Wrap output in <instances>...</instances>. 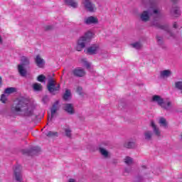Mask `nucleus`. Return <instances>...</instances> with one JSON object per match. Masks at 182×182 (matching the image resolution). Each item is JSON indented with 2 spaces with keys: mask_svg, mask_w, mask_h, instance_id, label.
Returning <instances> with one entry per match:
<instances>
[{
  "mask_svg": "<svg viewBox=\"0 0 182 182\" xmlns=\"http://www.w3.org/2000/svg\"><path fill=\"white\" fill-rule=\"evenodd\" d=\"M14 110L23 117H32L34 114L33 111L35 110V107L29 104L26 99H21L14 107Z\"/></svg>",
  "mask_w": 182,
  "mask_h": 182,
  "instance_id": "f257e3e1",
  "label": "nucleus"
},
{
  "mask_svg": "<svg viewBox=\"0 0 182 182\" xmlns=\"http://www.w3.org/2000/svg\"><path fill=\"white\" fill-rule=\"evenodd\" d=\"M92 36H93V33L90 31H87L84 36H81L77 42L76 50L82 52L86 48V46L90 43Z\"/></svg>",
  "mask_w": 182,
  "mask_h": 182,
  "instance_id": "f03ea898",
  "label": "nucleus"
},
{
  "mask_svg": "<svg viewBox=\"0 0 182 182\" xmlns=\"http://www.w3.org/2000/svg\"><path fill=\"white\" fill-rule=\"evenodd\" d=\"M152 102H155L159 106L167 112H170L173 109V102L170 100L164 101V99L160 95H154L152 97Z\"/></svg>",
  "mask_w": 182,
  "mask_h": 182,
  "instance_id": "7ed1b4c3",
  "label": "nucleus"
},
{
  "mask_svg": "<svg viewBox=\"0 0 182 182\" xmlns=\"http://www.w3.org/2000/svg\"><path fill=\"white\" fill-rule=\"evenodd\" d=\"M31 62L29 61V58L26 56L21 57V63L18 65V73L22 77H25L28 71L25 69V66H29Z\"/></svg>",
  "mask_w": 182,
  "mask_h": 182,
  "instance_id": "20e7f679",
  "label": "nucleus"
},
{
  "mask_svg": "<svg viewBox=\"0 0 182 182\" xmlns=\"http://www.w3.org/2000/svg\"><path fill=\"white\" fill-rule=\"evenodd\" d=\"M82 4L87 12H95L97 9L96 5L93 4L92 0H82Z\"/></svg>",
  "mask_w": 182,
  "mask_h": 182,
  "instance_id": "39448f33",
  "label": "nucleus"
},
{
  "mask_svg": "<svg viewBox=\"0 0 182 182\" xmlns=\"http://www.w3.org/2000/svg\"><path fill=\"white\" fill-rule=\"evenodd\" d=\"M47 88L50 93H53V92H58L60 89V85H56L55 84V80H53V78H50L48 80V82L47 84Z\"/></svg>",
  "mask_w": 182,
  "mask_h": 182,
  "instance_id": "423d86ee",
  "label": "nucleus"
},
{
  "mask_svg": "<svg viewBox=\"0 0 182 182\" xmlns=\"http://www.w3.org/2000/svg\"><path fill=\"white\" fill-rule=\"evenodd\" d=\"M23 154H27V156H36V154L41 153V149L39 146H33L30 149H23Z\"/></svg>",
  "mask_w": 182,
  "mask_h": 182,
  "instance_id": "0eeeda50",
  "label": "nucleus"
},
{
  "mask_svg": "<svg viewBox=\"0 0 182 182\" xmlns=\"http://www.w3.org/2000/svg\"><path fill=\"white\" fill-rule=\"evenodd\" d=\"M99 50V45L97 44H92L91 46L87 48L84 52L86 55H97V51Z\"/></svg>",
  "mask_w": 182,
  "mask_h": 182,
  "instance_id": "6e6552de",
  "label": "nucleus"
},
{
  "mask_svg": "<svg viewBox=\"0 0 182 182\" xmlns=\"http://www.w3.org/2000/svg\"><path fill=\"white\" fill-rule=\"evenodd\" d=\"M59 105V101H55L54 104L52 105V107L50 108V117H48V121L52 122L53 117H55V114H56V112L59 110V107H58Z\"/></svg>",
  "mask_w": 182,
  "mask_h": 182,
  "instance_id": "1a4fd4ad",
  "label": "nucleus"
},
{
  "mask_svg": "<svg viewBox=\"0 0 182 182\" xmlns=\"http://www.w3.org/2000/svg\"><path fill=\"white\" fill-rule=\"evenodd\" d=\"M72 72L75 77H84V76H86V71L82 68H76Z\"/></svg>",
  "mask_w": 182,
  "mask_h": 182,
  "instance_id": "9d476101",
  "label": "nucleus"
},
{
  "mask_svg": "<svg viewBox=\"0 0 182 182\" xmlns=\"http://www.w3.org/2000/svg\"><path fill=\"white\" fill-rule=\"evenodd\" d=\"M84 23L85 25H97L99 23V19H97V17L90 16L85 18Z\"/></svg>",
  "mask_w": 182,
  "mask_h": 182,
  "instance_id": "9b49d317",
  "label": "nucleus"
},
{
  "mask_svg": "<svg viewBox=\"0 0 182 182\" xmlns=\"http://www.w3.org/2000/svg\"><path fill=\"white\" fill-rule=\"evenodd\" d=\"M170 14L171 16H174V18H178L181 15V11H180V7L177 6H173L171 9Z\"/></svg>",
  "mask_w": 182,
  "mask_h": 182,
  "instance_id": "f8f14e48",
  "label": "nucleus"
},
{
  "mask_svg": "<svg viewBox=\"0 0 182 182\" xmlns=\"http://www.w3.org/2000/svg\"><path fill=\"white\" fill-rule=\"evenodd\" d=\"M63 110H65V112H66V113H68V114H75V108L73 107V104H65Z\"/></svg>",
  "mask_w": 182,
  "mask_h": 182,
  "instance_id": "ddd939ff",
  "label": "nucleus"
},
{
  "mask_svg": "<svg viewBox=\"0 0 182 182\" xmlns=\"http://www.w3.org/2000/svg\"><path fill=\"white\" fill-rule=\"evenodd\" d=\"M151 15L150 11H144L140 16L141 21H142V22H148V21H150Z\"/></svg>",
  "mask_w": 182,
  "mask_h": 182,
  "instance_id": "4468645a",
  "label": "nucleus"
},
{
  "mask_svg": "<svg viewBox=\"0 0 182 182\" xmlns=\"http://www.w3.org/2000/svg\"><path fill=\"white\" fill-rule=\"evenodd\" d=\"M152 25L153 26L158 28V29H161L162 31H165V32H167V31H168V24L161 25L160 24V23L157 21H153Z\"/></svg>",
  "mask_w": 182,
  "mask_h": 182,
  "instance_id": "2eb2a0df",
  "label": "nucleus"
},
{
  "mask_svg": "<svg viewBox=\"0 0 182 182\" xmlns=\"http://www.w3.org/2000/svg\"><path fill=\"white\" fill-rule=\"evenodd\" d=\"M151 127L153 129L154 134L157 136V137H160V136H161V132H160V129L156 125V123H154V121L151 122Z\"/></svg>",
  "mask_w": 182,
  "mask_h": 182,
  "instance_id": "dca6fc26",
  "label": "nucleus"
},
{
  "mask_svg": "<svg viewBox=\"0 0 182 182\" xmlns=\"http://www.w3.org/2000/svg\"><path fill=\"white\" fill-rule=\"evenodd\" d=\"M35 63L38 68H43V65H45V60L41 58L40 55H37L35 58Z\"/></svg>",
  "mask_w": 182,
  "mask_h": 182,
  "instance_id": "f3484780",
  "label": "nucleus"
},
{
  "mask_svg": "<svg viewBox=\"0 0 182 182\" xmlns=\"http://www.w3.org/2000/svg\"><path fill=\"white\" fill-rule=\"evenodd\" d=\"M153 132L151 131H146L144 133V139L146 140V141H151V139H153Z\"/></svg>",
  "mask_w": 182,
  "mask_h": 182,
  "instance_id": "a211bd4d",
  "label": "nucleus"
},
{
  "mask_svg": "<svg viewBox=\"0 0 182 182\" xmlns=\"http://www.w3.org/2000/svg\"><path fill=\"white\" fill-rule=\"evenodd\" d=\"M172 75V73L170 70H164L161 71L160 77H170V75Z\"/></svg>",
  "mask_w": 182,
  "mask_h": 182,
  "instance_id": "6ab92c4d",
  "label": "nucleus"
},
{
  "mask_svg": "<svg viewBox=\"0 0 182 182\" xmlns=\"http://www.w3.org/2000/svg\"><path fill=\"white\" fill-rule=\"evenodd\" d=\"M16 92H17L16 87H7L4 90V93L6 95H12V93H16Z\"/></svg>",
  "mask_w": 182,
  "mask_h": 182,
  "instance_id": "aec40b11",
  "label": "nucleus"
},
{
  "mask_svg": "<svg viewBox=\"0 0 182 182\" xmlns=\"http://www.w3.org/2000/svg\"><path fill=\"white\" fill-rule=\"evenodd\" d=\"M70 96H72V93L70 92V90H66L65 93L63 95V99L65 102H68V100H70Z\"/></svg>",
  "mask_w": 182,
  "mask_h": 182,
  "instance_id": "412c9836",
  "label": "nucleus"
},
{
  "mask_svg": "<svg viewBox=\"0 0 182 182\" xmlns=\"http://www.w3.org/2000/svg\"><path fill=\"white\" fill-rule=\"evenodd\" d=\"M64 132L68 139H72V129L69 127L64 128Z\"/></svg>",
  "mask_w": 182,
  "mask_h": 182,
  "instance_id": "4be33fe9",
  "label": "nucleus"
},
{
  "mask_svg": "<svg viewBox=\"0 0 182 182\" xmlns=\"http://www.w3.org/2000/svg\"><path fill=\"white\" fill-rule=\"evenodd\" d=\"M124 146L126 147V149H135L136 143L134 141L125 142Z\"/></svg>",
  "mask_w": 182,
  "mask_h": 182,
  "instance_id": "5701e85b",
  "label": "nucleus"
},
{
  "mask_svg": "<svg viewBox=\"0 0 182 182\" xmlns=\"http://www.w3.org/2000/svg\"><path fill=\"white\" fill-rule=\"evenodd\" d=\"M65 3L73 8H77V3L74 1L73 0H65Z\"/></svg>",
  "mask_w": 182,
  "mask_h": 182,
  "instance_id": "b1692460",
  "label": "nucleus"
},
{
  "mask_svg": "<svg viewBox=\"0 0 182 182\" xmlns=\"http://www.w3.org/2000/svg\"><path fill=\"white\" fill-rule=\"evenodd\" d=\"M159 123L162 127L167 129V120L164 117H161Z\"/></svg>",
  "mask_w": 182,
  "mask_h": 182,
  "instance_id": "393cba45",
  "label": "nucleus"
},
{
  "mask_svg": "<svg viewBox=\"0 0 182 182\" xmlns=\"http://www.w3.org/2000/svg\"><path fill=\"white\" fill-rule=\"evenodd\" d=\"M33 89L36 92H40V90H42V85L40 83L36 82L33 85Z\"/></svg>",
  "mask_w": 182,
  "mask_h": 182,
  "instance_id": "a878e982",
  "label": "nucleus"
},
{
  "mask_svg": "<svg viewBox=\"0 0 182 182\" xmlns=\"http://www.w3.org/2000/svg\"><path fill=\"white\" fill-rule=\"evenodd\" d=\"M46 136H47V137H58L59 134L57 132L49 131L46 134Z\"/></svg>",
  "mask_w": 182,
  "mask_h": 182,
  "instance_id": "bb28decb",
  "label": "nucleus"
},
{
  "mask_svg": "<svg viewBox=\"0 0 182 182\" xmlns=\"http://www.w3.org/2000/svg\"><path fill=\"white\" fill-rule=\"evenodd\" d=\"M99 150H100V152L102 154V156H104L105 157V159H107V157H109V151H107L106 149L100 147L99 149Z\"/></svg>",
  "mask_w": 182,
  "mask_h": 182,
  "instance_id": "cd10ccee",
  "label": "nucleus"
},
{
  "mask_svg": "<svg viewBox=\"0 0 182 182\" xmlns=\"http://www.w3.org/2000/svg\"><path fill=\"white\" fill-rule=\"evenodd\" d=\"M124 160L125 164H127V166H132V164H133V158L130 156H126Z\"/></svg>",
  "mask_w": 182,
  "mask_h": 182,
  "instance_id": "c85d7f7f",
  "label": "nucleus"
},
{
  "mask_svg": "<svg viewBox=\"0 0 182 182\" xmlns=\"http://www.w3.org/2000/svg\"><path fill=\"white\" fill-rule=\"evenodd\" d=\"M156 41H157V43L159 46H161V45H163L164 43V41H163V37H161L160 36H156Z\"/></svg>",
  "mask_w": 182,
  "mask_h": 182,
  "instance_id": "c756f323",
  "label": "nucleus"
},
{
  "mask_svg": "<svg viewBox=\"0 0 182 182\" xmlns=\"http://www.w3.org/2000/svg\"><path fill=\"white\" fill-rule=\"evenodd\" d=\"M132 46L134 47L135 49H141V43L140 42H136V43H132Z\"/></svg>",
  "mask_w": 182,
  "mask_h": 182,
  "instance_id": "7c9ffc66",
  "label": "nucleus"
},
{
  "mask_svg": "<svg viewBox=\"0 0 182 182\" xmlns=\"http://www.w3.org/2000/svg\"><path fill=\"white\" fill-rule=\"evenodd\" d=\"M175 87L178 89V90H182V81H178L175 82Z\"/></svg>",
  "mask_w": 182,
  "mask_h": 182,
  "instance_id": "2f4dec72",
  "label": "nucleus"
},
{
  "mask_svg": "<svg viewBox=\"0 0 182 182\" xmlns=\"http://www.w3.org/2000/svg\"><path fill=\"white\" fill-rule=\"evenodd\" d=\"M82 62L84 66H85L86 69H90V64L89 63V62H87V60H86V59H82Z\"/></svg>",
  "mask_w": 182,
  "mask_h": 182,
  "instance_id": "473e14b6",
  "label": "nucleus"
},
{
  "mask_svg": "<svg viewBox=\"0 0 182 182\" xmlns=\"http://www.w3.org/2000/svg\"><path fill=\"white\" fill-rule=\"evenodd\" d=\"M45 79H46V77L43 75H40L38 77H37V80L38 82H45Z\"/></svg>",
  "mask_w": 182,
  "mask_h": 182,
  "instance_id": "72a5a7b5",
  "label": "nucleus"
},
{
  "mask_svg": "<svg viewBox=\"0 0 182 182\" xmlns=\"http://www.w3.org/2000/svg\"><path fill=\"white\" fill-rule=\"evenodd\" d=\"M149 3L151 8H154L155 6H157V1L156 0L149 1Z\"/></svg>",
  "mask_w": 182,
  "mask_h": 182,
  "instance_id": "f704fd0d",
  "label": "nucleus"
},
{
  "mask_svg": "<svg viewBox=\"0 0 182 182\" xmlns=\"http://www.w3.org/2000/svg\"><path fill=\"white\" fill-rule=\"evenodd\" d=\"M100 55L103 59H107L109 58V53L107 51H104Z\"/></svg>",
  "mask_w": 182,
  "mask_h": 182,
  "instance_id": "c9c22d12",
  "label": "nucleus"
},
{
  "mask_svg": "<svg viewBox=\"0 0 182 182\" xmlns=\"http://www.w3.org/2000/svg\"><path fill=\"white\" fill-rule=\"evenodd\" d=\"M77 93L80 95V96L83 95V88L82 87H77Z\"/></svg>",
  "mask_w": 182,
  "mask_h": 182,
  "instance_id": "e433bc0d",
  "label": "nucleus"
},
{
  "mask_svg": "<svg viewBox=\"0 0 182 182\" xmlns=\"http://www.w3.org/2000/svg\"><path fill=\"white\" fill-rule=\"evenodd\" d=\"M6 100H8L6 95H5V94H2L1 96V102H2V103H6Z\"/></svg>",
  "mask_w": 182,
  "mask_h": 182,
  "instance_id": "4c0bfd02",
  "label": "nucleus"
},
{
  "mask_svg": "<svg viewBox=\"0 0 182 182\" xmlns=\"http://www.w3.org/2000/svg\"><path fill=\"white\" fill-rule=\"evenodd\" d=\"M42 102L44 103V105H46V103H48V102H49V97H48V95H45L43 97Z\"/></svg>",
  "mask_w": 182,
  "mask_h": 182,
  "instance_id": "58836bf2",
  "label": "nucleus"
},
{
  "mask_svg": "<svg viewBox=\"0 0 182 182\" xmlns=\"http://www.w3.org/2000/svg\"><path fill=\"white\" fill-rule=\"evenodd\" d=\"M44 29L45 31H52V29H53V26H46Z\"/></svg>",
  "mask_w": 182,
  "mask_h": 182,
  "instance_id": "ea45409f",
  "label": "nucleus"
},
{
  "mask_svg": "<svg viewBox=\"0 0 182 182\" xmlns=\"http://www.w3.org/2000/svg\"><path fill=\"white\" fill-rule=\"evenodd\" d=\"M167 33H168V35L171 36V38H175L176 35L173 34V33H172L170 29H168V31H166Z\"/></svg>",
  "mask_w": 182,
  "mask_h": 182,
  "instance_id": "a19ab883",
  "label": "nucleus"
},
{
  "mask_svg": "<svg viewBox=\"0 0 182 182\" xmlns=\"http://www.w3.org/2000/svg\"><path fill=\"white\" fill-rule=\"evenodd\" d=\"M136 181H138V182L143 181V176H137L136 177Z\"/></svg>",
  "mask_w": 182,
  "mask_h": 182,
  "instance_id": "79ce46f5",
  "label": "nucleus"
},
{
  "mask_svg": "<svg viewBox=\"0 0 182 182\" xmlns=\"http://www.w3.org/2000/svg\"><path fill=\"white\" fill-rule=\"evenodd\" d=\"M119 163V161L117 159H112L111 161V164H113L114 166H116Z\"/></svg>",
  "mask_w": 182,
  "mask_h": 182,
  "instance_id": "37998d69",
  "label": "nucleus"
},
{
  "mask_svg": "<svg viewBox=\"0 0 182 182\" xmlns=\"http://www.w3.org/2000/svg\"><path fill=\"white\" fill-rule=\"evenodd\" d=\"M173 28H174V29H177V28H178V25H177V22L173 23Z\"/></svg>",
  "mask_w": 182,
  "mask_h": 182,
  "instance_id": "c03bdc74",
  "label": "nucleus"
},
{
  "mask_svg": "<svg viewBox=\"0 0 182 182\" xmlns=\"http://www.w3.org/2000/svg\"><path fill=\"white\" fill-rule=\"evenodd\" d=\"M161 48L162 49H164V50H167V46L166 45H164V44L161 45Z\"/></svg>",
  "mask_w": 182,
  "mask_h": 182,
  "instance_id": "a18cd8bd",
  "label": "nucleus"
},
{
  "mask_svg": "<svg viewBox=\"0 0 182 182\" xmlns=\"http://www.w3.org/2000/svg\"><path fill=\"white\" fill-rule=\"evenodd\" d=\"M153 14H155V15H157V14H159V10H157V9H154V10H153Z\"/></svg>",
  "mask_w": 182,
  "mask_h": 182,
  "instance_id": "49530a36",
  "label": "nucleus"
},
{
  "mask_svg": "<svg viewBox=\"0 0 182 182\" xmlns=\"http://www.w3.org/2000/svg\"><path fill=\"white\" fill-rule=\"evenodd\" d=\"M68 182H76V180H75L74 178H70L68 180Z\"/></svg>",
  "mask_w": 182,
  "mask_h": 182,
  "instance_id": "de8ad7c7",
  "label": "nucleus"
},
{
  "mask_svg": "<svg viewBox=\"0 0 182 182\" xmlns=\"http://www.w3.org/2000/svg\"><path fill=\"white\" fill-rule=\"evenodd\" d=\"M0 87H2V77H0Z\"/></svg>",
  "mask_w": 182,
  "mask_h": 182,
  "instance_id": "09e8293b",
  "label": "nucleus"
},
{
  "mask_svg": "<svg viewBox=\"0 0 182 182\" xmlns=\"http://www.w3.org/2000/svg\"><path fill=\"white\" fill-rule=\"evenodd\" d=\"M4 41L2 40V36H0V43H3Z\"/></svg>",
  "mask_w": 182,
  "mask_h": 182,
  "instance_id": "8fccbe9b",
  "label": "nucleus"
},
{
  "mask_svg": "<svg viewBox=\"0 0 182 182\" xmlns=\"http://www.w3.org/2000/svg\"><path fill=\"white\" fill-rule=\"evenodd\" d=\"M141 167L142 168H147V167L145 165H143Z\"/></svg>",
  "mask_w": 182,
  "mask_h": 182,
  "instance_id": "3c124183",
  "label": "nucleus"
},
{
  "mask_svg": "<svg viewBox=\"0 0 182 182\" xmlns=\"http://www.w3.org/2000/svg\"><path fill=\"white\" fill-rule=\"evenodd\" d=\"M125 171H126V173H129V169L125 168Z\"/></svg>",
  "mask_w": 182,
  "mask_h": 182,
  "instance_id": "603ef678",
  "label": "nucleus"
},
{
  "mask_svg": "<svg viewBox=\"0 0 182 182\" xmlns=\"http://www.w3.org/2000/svg\"><path fill=\"white\" fill-rule=\"evenodd\" d=\"M142 1H142V2H143V4H144V0H142Z\"/></svg>",
  "mask_w": 182,
  "mask_h": 182,
  "instance_id": "864d4df0",
  "label": "nucleus"
}]
</instances>
